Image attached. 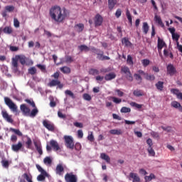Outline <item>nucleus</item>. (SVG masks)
<instances>
[{
	"mask_svg": "<svg viewBox=\"0 0 182 182\" xmlns=\"http://www.w3.org/2000/svg\"><path fill=\"white\" fill-rule=\"evenodd\" d=\"M50 16L54 22L62 23L66 19V9H62L59 6H54L50 9Z\"/></svg>",
	"mask_w": 182,
	"mask_h": 182,
	"instance_id": "1",
	"label": "nucleus"
},
{
	"mask_svg": "<svg viewBox=\"0 0 182 182\" xmlns=\"http://www.w3.org/2000/svg\"><path fill=\"white\" fill-rule=\"evenodd\" d=\"M20 110L22 112L23 116H26L28 117H36L38 113H39V110L38 108L33 109L31 111V108L28 107L26 104H22L20 105Z\"/></svg>",
	"mask_w": 182,
	"mask_h": 182,
	"instance_id": "2",
	"label": "nucleus"
},
{
	"mask_svg": "<svg viewBox=\"0 0 182 182\" xmlns=\"http://www.w3.org/2000/svg\"><path fill=\"white\" fill-rule=\"evenodd\" d=\"M18 62L23 65H25V63H26V56L16 55L11 58V69H13L14 72H18Z\"/></svg>",
	"mask_w": 182,
	"mask_h": 182,
	"instance_id": "3",
	"label": "nucleus"
},
{
	"mask_svg": "<svg viewBox=\"0 0 182 182\" xmlns=\"http://www.w3.org/2000/svg\"><path fill=\"white\" fill-rule=\"evenodd\" d=\"M65 146L70 150L75 149V142L72 136L65 135L63 136Z\"/></svg>",
	"mask_w": 182,
	"mask_h": 182,
	"instance_id": "4",
	"label": "nucleus"
},
{
	"mask_svg": "<svg viewBox=\"0 0 182 182\" xmlns=\"http://www.w3.org/2000/svg\"><path fill=\"white\" fill-rule=\"evenodd\" d=\"M4 102L6 106L13 112V113H18V106L12 102V100L8 97H4Z\"/></svg>",
	"mask_w": 182,
	"mask_h": 182,
	"instance_id": "5",
	"label": "nucleus"
},
{
	"mask_svg": "<svg viewBox=\"0 0 182 182\" xmlns=\"http://www.w3.org/2000/svg\"><path fill=\"white\" fill-rule=\"evenodd\" d=\"M52 149L54 151H59V150H60V146H59V144H58V141L53 139L50 140V146H46L47 151H51Z\"/></svg>",
	"mask_w": 182,
	"mask_h": 182,
	"instance_id": "6",
	"label": "nucleus"
},
{
	"mask_svg": "<svg viewBox=\"0 0 182 182\" xmlns=\"http://www.w3.org/2000/svg\"><path fill=\"white\" fill-rule=\"evenodd\" d=\"M37 170L41 173L40 175L37 176V180L38 181H45L46 178V171L43 169L39 164H36Z\"/></svg>",
	"mask_w": 182,
	"mask_h": 182,
	"instance_id": "7",
	"label": "nucleus"
},
{
	"mask_svg": "<svg viewBox=\"0 0 182 182\" xmlns=\"http://www.w3.org/2000/svg\"><path fill=\"white\" fill-rule=\"evenodd\" d=\"M121 72L126 75V78L129 82H133V76L132 75V73L130 72V69L129 67L124 66L121 68Z\"/></svg>",
	"mask_w": 182,
	"mask_h": 182,
	"instance_id": "8",
	"label": "nucleus"
},
{
	"mask_svg": "<svg viewBox=\"0 0 182 182\" xmlns=\"http://www.w3.org/2000/svg\"><path fill=\"white\" fill-rule=\"evenodd\" d=\"M65 182H77V176L73 173H67L65 176Z\"/></svg>",
	"mask_w": 182,
	"mask_h": 182,
	"instance_id": "9",
	"label": "nucleus"
},
{
	"mask_svg": "<svg viewBox=\"0 0 182 182\" xmlns=\"http://www.w3.org/2000/svg\"><path fill=\"white\" fill-rule=\"evenodd\" d=\"M164 46H167V45L166 44V42H164L163 39L160 38V37H158L157 48H158V52L160 56H163V54H161V49H163Z\"/></svg>",
	"mask_w": 182,
	"mask_h": 182,
	"instance_id": "10",
	"label": "nucleus"
},
{
	"mask_svg": "<svg viewBox=\"0 0 182 182\" xmlns=\"http://www.w3.org/2000/svg\"><path fill=\"white\" fill-rule=\"evenodd\" d=\"M1 114L3 118L8 122V123H14V119H12V115H9L6 110L1 111Z\"/></svg>",
	"mask_w": 182,
	"mask_h": 182,
	"instance_id": "11",
	"label": "nucleus"
},
{
	"mask_svg": "<svg viewBox=\"0 0 182 182\" xmlns=\"http://www.w3.org/2000/svg\"><path fill=\"white\" fill-rule=\"evenodd\" d=\"M103 23V17L100 14H97L95 18V25L96 27L102 26Z\"/></svg>",
	"mask_w": 182,
	"mask_h": 182,
	"instance_id": "12",
	"label": "nucleus"
},
{
	"mask_svg": "<svg viewBox=\"0 0 182 182\" xmlns=\"http://www.w3.org/2000/svg\"><path fill=\"white\" fill-rule=\"evenodd\" d=\"M23 146V145L22 144V142L18 141L17 144L11 145V150L15 151V153H18V151H19Z\"/></svg>",
	"mask_w": 182,
	"mask_h": 182,
	"instance_id": "13",
	"label": "nucleus"
},
{
	"mask_svg": "<svg viewBox=\"0 0 182 182\" xmlns=\"http://www.w3.org/2000/svg\"><path fill=\"white\" fill-rule=\"evenodd\" d=\"M167 72L168 73V75H170V76H173V75L176 73V72H177L176 70V68H174V65H173V64H168L167 65Z\"/></svg>",
	"mask_w": 182,
	"mask_h": 182,
	"instance_id": "14",
	"label": "nucleus"
},
{
	"mask_svg": "<svg viewBox=\"0 0 182 182\" xmlns=\"http://www.w3.org/2000/svg\"><path fill=\"white\" fill-rule=\"evenodd\" d=\"M22 177L23 178H21L19 182H26V181H29V180H32V175L27 173H24L22 175Z\"/></svg>",
	"mask_w": 182,
	"mask_h": 182,
	"instance_id": "15",
	"label": "nucleus"
},
{
	"mask_svg": "<svg viewBox=\"0 0 182 182\" xmlns=\"http://www.w3.org/2000/svg\"><path fill=\"white\" fill-rule=\"evenodd\" d=\"M63 171H65V168H63V166H62V164L57 165L55 168L56 174H58V176H62Z\"/></svg>",
	"mask_w": 182,
	"mask_h": 182,
	"instance_id": "16",
	"label": "nucleus"
},
{
	"mask_svg": "<svg viewBox=\"0 0 182 182\" xmlns=\"http://www.w3.org/2000/svg\"><path fill=\"white\" fill-rule=\"evenodd\" d=\"M171 107H174V109H178L179 110V112H182L181 104H180V102H178L177 101L172 102H171Z\"/></svg>",
	"mask_w": 182,
	"mask_h": 182,
	"instance_id": "17",
	"label": "nucleus"
},
{
	"mask_svg": "<svg viewBox=\"0 0 182 182\" xmlns=\"http://www.w3.org/2000/svg\"><path fill=\"white\" fill-rule=\"evenodd\" d=\"M129 177H130V178H132L133 182H140V177H139V176H137V173L131 172L129 173Z\"/></svg>",
	"mask_w": 182,
	"mask_h": 182,
	"instance_id": "18",
	"label": "nucleus"
},
{
	"mask_svg": "<svg viewBox=\"0 0 182 182\" xmlns=\"http://www.w3.org/2000/svg\"><path fill=\"white\" fill-rule=\"evenodd\" d=\"M117 4V0H108V8L110 11H112L113 8L116 6Z\"/></svg>",
	"mask_w": 182,
	"mask_h": 182,
	"instance_id": "19",
	"label": "nucleus"
},
{
	"mask_svg": "<svg viewBox=\"0 0 182 182\" xmlns=\"http://www.w3.org/2000/svg\"><path fill=\"white\" fill-rule=\"evenodd\" d=\"M116 78V74L114 73H109L105 76V80H113V79Z\"/></svg>",
	"mask_w": 182,
	"mask_h": 182,
	"instance_id": "20",
	"label": "nucleus"
},
{
	"mask_svg": "<svg viewBox=\"0 0 182 182\" xmlns=\"http://www.w3.org/2000/svg\"><path fill=\"white\" fill-rule=\"evenodd\" d=\"M33 143L38 153L39 154L40 156H42L43 151H42V147L41 146V144H38L36 141H34Z\"/></svg>",
	"mask_w": 182,
	"mask_h": 182,
	"instance_id": "21",
	"label": "nucleus"
},
{
	"mask_svg": "<svg viewBox=\"0 0 182 182\" xmlns=\"http://www.w3.org/2000/svg\"><path fill=\"white\" fill-rule=\"evenodd\" d=\"M46 129L49 130V132H55V124L52 122H46Z\"/></svg>",
	"mask_w": 182,
	"mask_h": 182,
	"instance_id": "22",
	"label": "nucleus"
},
{
	"mask_svg": "<svg viewBox=\"0 0 182 182\" xmlns=\"http://www.w3.org/2000/svg\"><path fill=\"white\" fill-rule=\"evenodd\" d=\"M100 159L105 160L107 163L110 164V156L105 153L100 154Z\"/></svg>",
	"mask_w": 182,
	"mask_h": 182,
	"instance_id": "23",
	"label": "nucleus"
},
{
	"mask_svg": "<svg viewBox=\"0 0 182 182\" xmlns=\"http://www.w3.org/2000/svg\"><path fill=\"white\" fill-rule=\"evenodd\" d=\"M78 49H80V52H89L90 50V48L86 45L78 46Z\"/></svg>",
	"mask_w": 182,
	"mask_h": 182,
	"instance_id": "24",
	"label": "nucleus"
},
{
	"mask_svg": "<svg viewBox=\"0 0 182 182\" xmlns=\"http://www.w3.org/2000/svg\"><path fill=\"white\" fill-rule=\"evenodd\" d=\"M3 32H4V33H6L7 35H11V33H12V32H14V30L12 29V27H11V26H6L3 29Z\"/></svg>",
	"mask_w": 182,
	"mask_h": 182,
	"instance_id": "25",
	"label": "nucleus"
},
{
	"mask_svg": "<svg viewBox=\"0 0 182 182\" xmlns=\"http://www.w3.org/2000/svg\"><path fill=\"white\" fill-rule=\"evenodd\" d=\"M25 102L26 103H28V105H29L30 106H31V107H33V109H38L36 107V105L35 104V102L33 101V100H31V99H26Z\"/></svg>",
	"mask_w": 182,
	"mask_h": 182,
	"instance_id": "26",
	"label": "nucleus"
},
{
	"mask_svg": "<svg viewBox=\"0 0 182 182\" xmlns=\"http://www.w3.org/2000/svg\"><path fill=\"white\" fill-rule=\"evenodd\" d=\"M154 21L155 22H156V23H159V25H161V26L162 27L164 26V24L163 23V21H161V18L157 16V14H156L154 16Z\"/></svg>",
	"mask_w": 182,
	"mask_h": 182,
	"instance_id": "27",
	"label": "nucleus"
},
{
	"mask_svg": "<svg viewBox=\"0 0 182 182\" xmlns=\"http://www.w3.org/2000/svg\"><path fill=\"white\" fill-rule=\"evenodd\" d=\"M134 96H136V97H140V96H144V93L143 92L142 90H135L133 92Z\"/></svg>",
	"mask_w": 182,
	"mask_h": 182,
	"instance_id": "28",
	"label": "nucleus"
},
{
	"mask_svg": "<svg viewBox=\"0 0 182 182\" xmlns=\"http://www.w3.org/2000/svg\"><path fill=\"white\" fill-rule=\"evenodd\" d=\"M110 134H114L117 136H120V134H122V129H111L109 131Z\"/></svg>",
	"mask_w": 182,
	"mask_h": 182,
	"instance_id": "29",
	"label": "nucleus"
},
{
	"mask_svg": "<svg viewBox=\"0 0 182 182\" xmlns=\"http://www.w3.org/2000/svg\"><path fill=\"white\" fill-rule=\"evenodd\" d=\"M142 29H143L144 33H145V35H147L149 29V23H147V22L143 23Z\"/></svg>",
	"mask_w": 182,
	"mask_h": 182,
	"instance_id": "30",
	"label": "nucleus"
},
{
	"mask_svg": "<svg viewBox=\"0 0 182 182\" xmlns=\"http://www.w3.org/2000/svg\"><path fill=\"white\" fill-rule=\"evenodd\" d=\"M156 89L158 90H163V88L164 87V82L162 81H159L156 85H155Z\"/></svg>",
	"mask_w": 182,
	"mask_h": 182,
	"instance_id": "31",
	"label": "nucleus"
},
{
	"mask_svg": "<svg viewBox=\"0 0 182 182\" xmlns=\"http://www.w3.org/2000/svg\"><path fill=\"white\" fill-rule=\"evenodd\" d=\"M59 80H52L48 84V86H50V87H53L55 86H58L59 85Z\"/></svg>",
	"mask_w": 182,
	"mask_h": 182,
	"instance_id": "32",
	"label": "nucleus"
},
{
	"mask_svg": "<svg viewBox=\"0 0 182 182\" xmlns=\"http://www.w3.org/2000/svg\"><path fill=\"white\" fill-rule=\"evenodd\" d=\"M126 16L129 22L130 26H132V25H133V20L132 18V14H130V11H129V9L127 10Z\"/></svg>",
	"mask_w": 182,
	"mask_h": 182,
	"instance_id": "33",
	"label": "nucleus"
},
{
	"mask_svg": "<svg viewBox=\"0 0 182 182\" xmlns=\"http://www.w3.org/2000/svg\"><path fill=\"white\" fill-rule=\"evenodd\" d=\"M156 178V175L154 174V173H150L149 176H146L144 177V179H145V181L147 182V181H151V180Z\"/></svg>",
	"mask_w": 182,
	"mask_h": 182,
	"instance_id": "34",
	"label": "nucleus"
},
{
	"mask_svg": "<svg viewBox=\"0 0 182 182\" xmlns=\"http://www.w3.org/2000/svg\"><path fill=\"white\" fill-rule=\"evenodd\" d=\"M10 132H12L13 133H15V134H17V136H19L21 137L23 136L22 132L19 129H16L14 128H10Z\"/></svg>",
	"mask_w": 182,
	"mask_h": 182,
	"instance_id": "35",
	"label": "nucleus"
},
{
	"mask_svg": "<svg viewBox=\"0 0 182 182\" xmlns=\"http://www.w3.org/2000/svg\"><path fill=\"white\" fill-rule=\"evenodd\" d=\"M26 149H31L32 139L29 136H27V141H26Z\"/></svg>",
	"mask_w": 182,
	"mask_h": 182,
	"instance_id": "36",
	"label": "nucleus"
},
{
	"mask_svg": "<svg viewBox=\"0 0 182 182\" xmlns=\"http://www.w3.org/2000/svg\"><path fill=\"white\" fill-rule=\"evenodd\" d=\"M122 43L123 45H125L126 46H132V43L129 41V39L126 38H122Z\"/></svg>",
	"mask_w": 182,
	"mask_h": 182,
	"instance_id": "37",
	"label": "nucleus"
},
{
	"mask_svg": "<svg viewBox=\"0 0 182 182\" xmlns=\"http://www.w3.org/2000/svg\"><path fill=\"white\" fill-rule=\"evenodd\" d=\"M49 100H50V107H56V102H55V100L52 96L49 97Z\"/></svg>",
	"mask_w": 182,
	"mask_h": 182,
	"instance_id": "38",
	"label": "nucleus"
},
{
	"mask_svg": "<svg viewBox=\"0 0 182 182\" xmlns=\"http://www.w3.org/2000/svg\"><path fill=\"white\" fill-rule=\"evenodd\" d=\"M60 70H61L63 73H70V68L66 66L60 68Z\"/></svg>",
	"mask_w": 182,
	"mask_h": 182,
	"instance_id": "39",
	"label": "nucleus"
},
{
	"mask_svg": "<svg viewBox=\"0 0 182 182\" xmlns=\"http://www.w3.org/2000/svg\"><path fill=\"white\" fill-rule=\"evenodd\" d=\"M110 99H112V102L114 103H116L117 105H119V103H122V99L117 98L116 97H110Z\"/></svg>",
	"mask_w": 182,
	"mask_h": 182,
	"instance_id": "40",
	"label": "nucleus"
},
{
	"mask_svg": "<svg viewBox=\"0 0 182 182\" xmlns=\"http://www.w3.org/2000/svg\"><path fill=\"white\" fill-rule=\"evenodd\" d=\"M120 112L121 113H130V112H132V109L129 107H123L121 108Z\"/></svg>",
	"mask_w": 182,
	"mask_h": 182,
	"instance_id": "41",
	"label": "nucleus"
},
{
	"mask_svg": "<svg viewBox=\"0 0 182 182\" xmlns=\"http://www.w3.org/2000/svg\"><path fill=\"white\" fill-rule=\"evenodd\" d=\"M1 165L5 168H8L9 167V161L6 159H3L1 161Z\"/></svg>",
	"mask_w": 182,
	"mask_h": 182,
	"instance_id": "42",
	"label": "nucleus"
},
{
	"mask_svg": "<svg viewBox=\"0 0 182 182\" xmlns=\"http://www.w3.org/2000/svg\"><path fill=\"white\" fill-rule=\"evenodd\" d=\"M82 97L84 100H87V102H90V100H92V96L87 93L83 94Z\"/></svg>",
	"mask_w": 182,
	"mask_h": 182,
	"instance_id": "43",
	"label": "nucleus"
},
{
	"mask_svg": "<svg viewBox=\"0 0 182 182\" xmlns=\"http://www.w3.org/2000/svg\"><path fill=\"white\" fill-rule=\"evenodd\" d=\"M130 105L132 107H136V109H141V107H143V105H139V104H137L134 102H132L130 103Z\"/></svg>",
	"mask_w": 182,
	"mask_h": 182,
	"instance_id": "44",
	"label": "nucleus"
},
{
	"mask_svg": "<svg viewBox=\"0 0 182 182\" xmlns=\"http://www.w3.org/2000/svg\"><path fill=\"white\" fill-rule=\"evenodd\" d=\"M52 161H53V158L51 156H47L46 157V164L49 166H52Z\"/></svg>",
	"mask_w": 182,
	"mask_h": 182,
	"instance_id": "45",
	"label": "nucleus"
},
{
	"mask_svg": "<svg viewBox=\"0 0 182 182\" xmlns=\"http://www.w3.org/2000/svg\"><path fill=\"white\" fill-rule=\"evenodd\" d=\"M148 153L149 156H152V157H154L156 156V152L154 151V149H153L152 147L148 148Z\"/></svg>",
	"mask_w": 182,
	"mask_h": 182,
	"instance_id": "46",
	"label": "nucleus"
},
{
	"mask_svg": "<svg viewBox=\"0 0 182 182\" xmlns=\"http://www.w3.org/2000/svg\"><path fill=\"white\" fill-rule=\"evenodd\" d=\"M5 9L6 11V12H14V11H15V6H6L5 7Z\"/></svg>",
	"mask_w": 182,
	"mask_h": 182,
	"instance_id": "47",
	"label": "nucleus"
},
{
	"mask_svg": "<svg viewBox=\"0 0 182 182\" xmlns=\"http://www.w3.org/2000/svg\"><path fill=\"white\" fill-rule=\"evenodd\" d=\"M21 25V23L19 22V20H18L16 18H14V28H19Z\"/></svg>",
	"mask_w": 182,
	"mask_h": 182,
	"instance_id": "48",
	"label": "nucleus"
},
{
	"mask_svg": "<svg viewBox=\"0 0 182 182\" xmlns=\"http://www.w3.org/2000/svg\"><path fill=\"white\" fill-rule=\"evenodd\" d=\"M142 65L144 68H146V66H149L150 65V60L149 59L142 60Z\"/></svg>",
	"mask_w": 182,
	"mask_h": 182,
	"instance_id": "49",
	"label": "nucleus"
},
{
	"mask_svg": "<svg viewBox=\"0 0 182 182\" xmlns=\"http://www.w3.org/2000/svg\"><path fill=\"white\" fill-rule=\"evenodd\" d=\"M65 93L68 95V96H70V97H72V99H75V94H73L72 91L67 90Z\"/></svg>",
	"mask_w": 182,
	"mask_h": 182,
	"instance_id": "50",
	"label": "nucleus"
},
{
	"mask_svg": "<svg viewBox=\"0 0 182 182\" xmlns=\"http://www.w3.org/2000/svg\"><path fill=\"white\" fill-rule=\"evenodd\" d=\"M134 77H135L136 80L138 82L139 81L140 83H141V80H143V78L141 77V75H139L137 73L134 74Z\"/></svg>",
	"mask_w": 182,
	"mask_h": 182,
	"instance_id": "51",
	"label": "nucleus"
},
{
	"mask_svg": "<svg viewBox=\"0 0 182 182\" xmlns=\"http://www.w3.org/2000/svg\"><path fill=\"white\" fill-rule=\"evenodd\" d=\"M90 75H92L93 76H95V75H99V70L91 68L90 70Z\"/></svg>",
	"mask_w": 182,
	"mask_h": 182,
	"instance_id": "52",
	"label": "nucleus"
},
{
	"mask_svg": "<svg viewBox=\"0 0 182 182\" xmlns=\"http://www.w3.org/2000/svg\"><path fill=\"white\" fill-rule=\"evenodd\" d=\"M172 39L173 41H176V42H178V39H180V35L176 33L172 34Z\"/></svg>",
	"mask_w": 182,
	"mask_h": 182,
	"instance_id": "53",
	"label": "nucleus"
},
{
	"mask_svg": "<svg viewBox=\"0 0 182 182\" xmlns=\"http://www.w3.org/2000/svg\"><path fill=\"white\" fill-rule=\"evenodd\" d=\"M127 62L128 65H133V58H132V55H128Z\"/></svg>",
	"mask_w": 182,
	"mask_h": 182,
	"instance_id": "54",
	"label": "nucleus"
},
{
	"mask_svg": "<svg viewBox=\"0 0 182 182\" xmlns=\"http://www.w3.org/2000/svg\"><path fill=\"white\" fill-rule=\"evenodd\" d=\"M10 140L12 143H16V141H18V136H16L15 134H13L11 136Z\"/></svg>",
	"mask_w": 182,
	"mask_h": 182,
	"instance_id": "55",
	"label": "nucleus"
},
{
	"mask_svg": "<svg viewBox=\"0 0 182 182\" xmlns=\"http://www.w3.org/2000/svg\"><path fill=\"white\" fill-rule=\"evenodd\" d=\"M65 62L66 63H72L73 62V58L70 57V55H66L65 56Z\"/></svg>",
	"mask_w": 182,
	"mask_h": 182,
	"instance_id": "56",
	"label": "nucleus"
},
{
	"mask_svg": "<svg viewBox=\"0 0 182 182\" xmlns=\"http://www.w3.org/2000/svg\"><path fill=\"white\" fill-rule=\"evenodd\" d=\"M28 73H30V75H35V73H36V68L35 67L29 68Z\"/></svg>",
	"mask_w": 182,
	"mask_h": 182,
	"instance_id": "57",
	"label": "nucleus"
},
{
	"mask_svg": "<svg viewBox=\"0 0 182 182\" xmlns=\"http://www.w3.org/2000/svg\"><path fill=\"white\" fill-rule=\"evenodd\" d=\"M116 18H120L122 16V9H118L115 13Z\"/></svg>",
	"mask_w": 182,
	"mask_h": 182,
	"instance_id": "58",
	"label": "nucleus"
},
{
	"mask_svg": "<svg viewBox=\"0 0 182 182\" xmlns=\"http://www.w3.org/2000/svg\"><path fill=\"white\" fill-rule=\"evenodd\" d=\"M77 28H78V31L80 32H82L83 31V29L85 28V25H83V23H79L77 25Z\"/></svg>",
	"mask_w": 182,
	"mask_h": 182,
	"instance_id": "59",
	"label": "nucleus"
},
{
	"mask_svg": "<svg viewBox=\"0 0 182 182\" xmlns=\"http://www.w3.org/2000/svg\"><path fill=\"white\" fill-rule=\"evenodd\" d=\"M104 54L105 53L103 51H102L100 54H97V59H98V60H102Z\"/></svg>",
	"mask_w": 182,
	"mask_h": 182,
	"instance_id": "60",
	"label": "nucleus"
},
{
	"mask_svg": "<svg viewBox=\"0 0 182 182\" xmlns=\"http://www.w3.org/2000/svg\"><path fill=\"white\" fill-rule=\"evenodd\" d=\"M87 139L90 140V141H95V136H93V132H91V134L90 135H88Z\"/></svg>",
	"mask_w": 182,
	"mask_h": 182,
	"instance_id": "61",
	"label": "nucleus"
},
{
	"mask_svg": "<svg viewBox=\"0 0 182 182\" xmlns=\"http://www.w3.org/2000/svg\"><path fill=\"white\" fill-rule=\"evenodd\" d=\"M77 136L79 139H83V131L82 129L77 131Z\"/></svg>",
	"mask_w": 182,
	"mask_h": 182,
	"instance_id": "62",
	"label": "nucleus"
},
{
	"mask_svg": "<svg viewBox=\"0 0 182 182\" xmlns=\"http://www.w3.org/2000/svg\"><path fill=\"white\" fill-rule=\"evenodd\" d=\"M74 149L77 151H79L80 149H82V145H80V143H77L75 145H74Z\"/></svg>",
	"mask_w": 182,
	"mask_h": 182,
	"instance_id": "63",
	"label": "nucleus"
},
{
	"mask_svg": "<svg viewBox=\"0 0 182 182\" xmlns=\"http://www.w3.org/2000/svg\"><path fill=\"white\" fill-rule=\"evenodd\" d=\"M74 126H75V127H79L80 129H82L83 124H82L81 122H75Z\"/></svg>",
	"mask_w": 182,
	"mask_h": 182,
	"instance_id": "64",
	"label": "nucleus"
}]
</instances>
